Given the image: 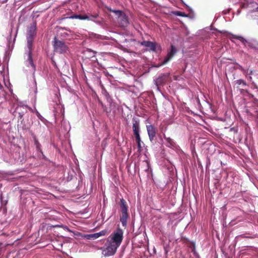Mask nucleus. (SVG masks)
Wrapping results in <instances>:
<instances>
[{"label":"nucleus","mask_w":258,"mask_h":258,"mask_svg":"<svg viewBox=\"0 0 258 258\" xmlns=\"http://www.w3.org/2000/svg\"><path fill=\"white\" fill-rule=\"evenodd\" d=\"M123 234V231L118 228L109 235L105 245V248L102 251L103 255L110 256L116 252L117 249L122 242Z\"/></svg>","instance_id":"nucleus-1"},{"label":"nucleus","mask_w":258,"mask_h":258,"mask_svg":"<svg viewBox=\"0 0 258 258\" xmlns=\"http://www.w3.org/2000/svg\"><path fill=\"white\" fill-rule=\"evenodd\" d=\"M36 35V26H32L29 28V31L28 32V34L27 36V48H28V53H27V64L28 66H31L32 68L34 70L35 67L33 62L32 55H31V50H32V42L33 40L34 37Z\"/></svg>","instance_id":"nucleus-2"},{"label":"nucleus","mask_w":258,"mask_h":258,"mask_svg":"<svg viewBox=\"0 0 258 258\" xmlns=\"http://www.w3.org/2000/svg\"><path fill=\"white\" fill-rule=\"evenodd\" d=\"M118 17V21L122 27H126L128 24L127 16L122 11L119 10H111Z\"/></svg>","instance_id":"nucleus-3"},{"label":"nucleus","mask_w":258,"mask_h":258,"mask_svg":"<svg viewBox=\"0 0 258 258\" xmlns=\"http://www.w3.org/2000/svg\"><path fill=\"white\" fill-rule=\"evenodd\" d=\"M53 46L54 50L60 53H65L68 50V47L64 43L61 41L57 40L56 37L54 38Z\"/></svg>","instance_id":"nucleus-4"},{"label":"nucleus","mask_w":258,"mask_h":258,"mask_svg":"<svg viewBox=\"0 0 258 258\" xmlns=\"http://www.w3.org/2000/svg\"><path fill=\"white\" fill-rule=\"evenodd\" d=\"M176 49L174 47V46L171 45V50L168 53L167 56L164 58L163 61L159 65L156 66L157 67H159L160 66H163L165 64H166L167 62H168L170 59L173 57V56L174 55V54L176 52Z\"/></svg>","instance_id":"nucleus-5"},{"label":"nucleus","mask_w":258,"mask_h":258,"mask_svg":"<svg viewBox=\"0 0 258 258\" xmlns=\"http://www.w3.org/2000/svg\"><path fill=\"white\" fill-rule=\"evenodd\" d=\"M148 134L151 141H152L156 135L155 129L152 125H147Z\"/></svg>","instance_id":"nucleus-6"},{"label":"nucleus","mask_w":258,"mask_h":258,"mask_svg":"<svg viewBox=\"0 0 258 258\" xmlns=\"http://www.w3.org/2000/svg\"><path fill=\"white\" fill-rule=\"evenodd\" d=\"M107 230H103L99 232L95 233L94 234H89L88 235V237L89 238L92 239H95L98 238H99L100 236H104L107 233Z\"/></svg>","instance_id":"nucleus-7"},{"label":"nucleus","mask_w":258,"mask_h":258,"mask_svg":"<svg viewBox=\"0 0 258 258\" xmlns=\"http://www.w3.org/2000/svg\"><path fill=\"white\" fill-rule=\"evenodd\" d=\"M133 129L135 137H138L140 136V127L139 123L137 121H135L133 124Z\"/></svg>","instance_id":"nucleus-8"},{"label":"nucleus","mask_w":258,"mask_h":258,"mask_svg":"<svg viewBox=\"0 0 258 258\" xmlns=\"http://www.w3.org/2000/svg\"><path fill=\"white\" fill-rule=\"evenodd\" d=\"M142 45L149 47L152 50L155 51L156 49V44L149 41H145L142 42Z\"/></svg>","instance_id":"nucleus-9"},{"label":"nucleus","mask_w":258,"mask_h":258,"mask_svg":"<svg viewBox=\"0 0 258 258\" xmlns=\"http://www.w3.org/2000/svg\"><path fill=\"white\" fill-rule=\"evenodd\" d=\"M71 19H79L80 20H92L89 17L86 15H75L70 17Z\"/></svg>","instance_id":"nucleus-10"},{"label":"nucleus","mask_w":258,"mask_h":258,"mask_svg":"<svg viewBox=\"0 0 258 258\" xmlns=\"http://www.w3.org/2000/svg\"><path fill=\"white\" fill-rule=\"evenodd\" d=\"M164 139L166 141V146L169 147H174L175 143L170 138L164 137Z\"/></svg>","instance_id":"nucleus-11"},{"label":"nucleus","mask_w":258,"mask_h":258,"mask_svg":"<svg viewBox=\"0 0 258 258\" xmlns=\"http://www.w3.org/2000/svg\"><path fill=\"white\" fill-rule=\"evenodd\" d=\"M128 218L127 213H123L121 214V216L120 218V221L122 223L123 226H125L126 224V220Z\"/></svg>","instance_id":"nucleus-12"},{"label":"nucleus","mask_w":258,"mask_h":258,"mask_svg":"<svg viewBox=\"0 0 258 258\" xmlns=\"http://www.w3.org/2000/svg\"><path fill=\"white\" fill-rule=\"evenodd\" d=\"M121 214L127 213V207H126V206L124 204V201L123 199H122L121 200Z\"/></svg>","instance_id":"nucleus-13"},{"label":"nucleus","mask_w":258,"mask_h":258,"mask_svg":"<svg viewBox=\"0 0 258 258\" xmlns=\"http://www.w3.org/2000/svg\"><path fill=\"white\" fill-rule=\"evenodd\" d=\"M173 14L177 16H181L183 17H187L188 15L180 11H174L173 12Z\"/></svg>","instance_id":"nucleus-14"},{"label":"nucleus","mask_w":258,"mask_h":258,"mask_svg":"<svg viewBox=\"0 0 258 258\" xmlns=\"http://www.w3.org/2000/svg\"><path fill=\"white\" fill-rule=\"evenodd\" d=\"M135 138H136V141H137V143L138 144V148L139 150H140L142 148V145H141L142 141H141L140 136H139L138 137H135Z\"/></svg>","instance_id":"nucleus-15"},{"label":"nucleus","mask_w":258,"mask_h":258,"mask_svg":"<svg viewBox=\"0 0 258 258\" xmlns=\"http://www.w3.org/2000/svg\"><path fill=\"white\" fill-rule=\"evenodd\" d=\"M233 37L234 38H236V39L239 40L240 41H241L243 43H244L245 42H246L245 39L244 38H243L242 37H241V36L233 35Z\"/></svg>","instance_id":"nucleus-16"},{"label":"nucleus","mask_w":258,"mask_h":258,"mask_svg":"<svg viewBox=\"0 0 258 258\" xmlns=\"http://www.w3.org/2000/svg\"><path fill=\"white\" fill-rule=\"evenodd\" d=\"M237 83L239 85L243 84V85L245 86L246 85V82L242 80H238L237 81Z\"/></svg>","instance_id":"nucleus-17"},{"label":"nucleus","mask_w":258,"mask_h":258,"mask_svg":"<svg viewBox=\"0 0 258 258\" xmlns=\"http://www.w3.org/2000/svg\"><path fill=\"white\" fill-rule=\"evenodd\" d=\"M257 9V11H257V12H258V7L257 8V9Z\"/></svg>","instance_id":"nucleus-18"}]
</instances>
